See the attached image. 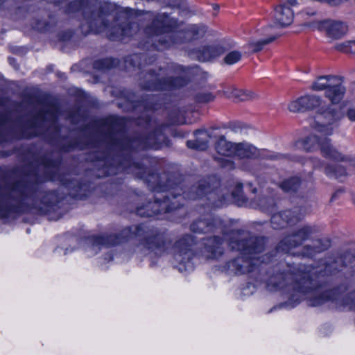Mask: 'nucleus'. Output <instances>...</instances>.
<instances>
[{"instance_id":"obj_14","label":"nucleus","mask_w":355,"mask_h":355,"mask_svg":"<svg viewBox=\"0 0 355 355\" xmlns=\"http://www.w3.org/2000/svg\"><path fill=\"white\" fill-rule=\"evenodd\" d=\"M315 132L304 138L297 141L296 145L299 146L306 153H314L320 150L321 144L324 141V137H320Z\"/></svg>"},{"instance_id":"obj_31","label":"nucleus","mask_w":355,"mask_h":355,"mask_svg":"<svg viewBox=\"0 0 355 355\" xmlns=\"http://www.w3.org/2000/svg\"><path fill=\"white\" fill-rule=\"evenodd\" d=\"M130 28H132L131 26L127 25L126 28H123L121 30V33L117 35L116 37H121V36H123V35H131L130 33Z\"/></svg>"},{"instance_id":"obj_36","label":"nucleus","mask_w":355,"mask_h":355,"mask_svg":"<svg viewBox=\"0 0 355 355\" xmlns=\"http://www.w3.org/2000/svg\"><path fill=\"white\" fill-rule=\"evenodd\" d=\"M250 243H255V241H251Z\"/></svg>"},{"instance_id":"obj_8","label":"nucleus","mask_w":355,"mask_h":355,"mask_svg":"<svg viewBox=\"0 0 355 355\" xmlns=\"http://www.w3.org/2000/svg\"><path fill=\"white\" fill-rule=\"evenodd\" d=\"M327 137L324 136V141L321 144L320 153L322 157L334 162H350L352 161L350 156L338 149L332 144L331 140Z\"/></svg>"},{"instance_id":"obj_4","label":"nucleus","mask_w":355,"mask_h":355,"mask_svg":"<svg viewBox=\"0 0 355 355\" xmlns=\"http://www.w3.org/2000/svg\"><path fill=\"white\" fill-rule=\"evenodd\" d=\"M325 102L320 95L306 93L288 104V109L291 112H304L318 110Z\"/></svg>"},{"instance_id":"obj_3","label":"nucleus","mask_w":355,"mask_h":355,"mask_svg":"<svg viewBox=\"0 0 355 355\" xmlns=\"http://www.w3.org/2000/svg\"><path fill=\"white\" fill-rule=\"evenodd\" d=\"M230 245L232 250H242L245 255H250L245 259L244 258H237L230 264V268L234 270L236 274H243L250 272L252 270V261L256 257L253 256L263 251V247L261 243H258L253 248L245 247L243 241L239 242L238 241H231Z\"/></svg>"},{"instance_id":"obj_10","label":"nucleus","mask_w":355,"mask_h":355,"mask_svg":"<svg viewBox=\"0 0 355 355\" xmlns=\"http://www.w3.org/2000/svg\"><path fill=\"white\" fill-rule=\"evenodd\" d=\"M237 143L229 141L225 136H220L216 144V150L219 155L224 156L225 159L216 157V159L223 167L229 168H233V162L230 159V157L236 155Z\"/></svg>"},{"instance_id":"obj_2","label":"nucleus","mask_w":355,"mask_h":355,"mask_svg":"<svg viewBox=\"0 0 355 355\" xmlns=\"http://www.w3.org/2000/svg\"><path fill=\"white\" fill-rule=\"evenodd\" d=\"M176 24V21L166 15H159L153 22V27L149 28V31L156 35L166 33L164 40H159L162 43L171 44L187 40L190 39V33L183 31H173V27Z\"/></svg>"},{"instance_id":"obj_23","label":"nucleus","mask_w":355,"mask_h":355,"mask_svg":"<svg viewBox=\"0 0 355 355\" xmlns=\"http://www.w3.org/2000/svg\"><path fill=\"white\" fill-rule=\"evenodd\" d=\"M212 229V226L207 221L200 220L191 225V230L195 232H209Z\"/></svg>"},{"instance_id":"obj_33","label":"nucleus","mask_w":355,"mask_h":355,"mask_svg":"<svg viewBox=\"0 0 355 355\" xmlns=\"http://www.w3.org/2000/svg\"><path fill=\"white\" fill-rule=\"evenodd\" d=\"M316 13H317V12L315 10H311V11L304 10L303 12V14L306 16H314L316 15Z\"/></svg>"},{"instance_id":"obj_12","label":"nucleus","mask_w":355,"mask_h":355,"mask_svg":"<svg viewBox=\"0 0 355 355\" xmlns=\"http://www.w3.org/2000/svg\"><path fill=\"white\" fill-rule=\"evenodd\" d=\"M324 31L327 36L333 40L343 37L348 31L346 23L335 19H326Z\"/></svg>"},{"instance_id":"obj_15","label":"nucleus","mask_w":355,"mask_h":355,"mask_svg":"<svg viewBox=\"0 0 355 355\" xmlns=\"http://www.w3.org/2000/svg\"><path fill=\"white\" fill-rule=\"evenodd\" d=\"M175 202H173V206H168V202L164 200L162 202L159 201H155L153 202H150L146 205V209H147L146 212L144 211V209L139 208L137 211L138 214L141 216H144L147 217H151L155 215L158 214L162 210H165L166 211H171L175 209L176 207L173 206Z\"/></svg>"},{"instance_id":"obj_26","label":"nucleus","mask_w":355,"mask_h":355,"mask_svg":"<svg viewBox=\"0 0 355 355\" xmlns=\"http://www.w3.org/2000/svg\"><path fill=\"white\" fill-rule=\"evenodd\" d=\"M351 43H352V40L345 41L344 42L337 44L336 45L335 48L338 51L349 53L350 49H351V47H350Z\"/></svg>"},{"instance_id":"obj_22","label":"nucleus","mask_w":355,"mask_h":355,"mask_svg":"<svg viewBox=\"0 0 355 355\" xmlns=\"http://www.w3.org/2000/svg\"><path fill=\"white\" fill-rule=\"evenodd\" d=\"M220 243V240L216 237L207 239L206 243V248L208 251L211 252L214 257H216L217 253L220 254V252L218 251L219 245Z\"/></svg>"},{"instance_id":"obj_27","label":"nucleus","mask_w":355,"mask_h":355,"mask_svg":"<svg viewBox=\"0 0 355 355\" xmlns=\"http://www.w3.org/2000/svg\"><path fill=\"white\" fill-rule=\"evenodd\" d=\"M274 205V200L272 198H263L261 200L260 206L268 210L269 207H271Z\"/></svg>"},{"instance_id":"obj_13","label":"nucleus","mask_w":355,"mask_h":355,"mask_svg":"<svg viewBox=\"0 0 355 355\" xmlns=\"http://www.w3.org/2000/svg\"><path fill=\"white\" fill-rule=\"evenodd\" d=\"M223 94L225 97L237 103L252 101L258 98V94L252 90L233 87L225 89Z\"/></svg>"},{"instance_id":"obj_16","label":"nucleus","mask_w":355,"mask_h":355,"mask_svg":"<svg viewBox=\"0 0 355 355\" xmlns=\"http://www.w3.org/2000/svg\"><path fill=\"white\" fill-rule=\"evenodd\" d=\"M297 220V216L291 210L275 214L271 218L272 226L277 229L284 227L289 223H295Z\"/></svg>"},{"instance_id":"obj_18","label":"nucleus","mask_w":355,"mask_h":355,"mask_svg":"<svg viewBox=\"0 0 355 355\" xmlns=\"http://www.w3.org/2000/svg\"><path fill=\"white\" fill-rule=\"evenodd\" d=\"M193 243V239L190 236H186L177 243V246L180 248L179 252L175 256L178 261H189L191 258L192 252L187 247L191 246Z\"/></svg>"},{"instance_id":"obj_5","label":"nucleus","mask_w":355,"mask_h":355,"mask_svg":"<svg viewBox=\"0 0 355 355\" xmlns=\"http://www.w3.org/2000/svg\"><path fill=\"white\" fill-rule=\"evenodd\" d=\"M315 232V229L309 225L298 227L283 239L279 247L283 251L288 252L291 249L301 245L304 241L311 238Z\"/></svg>"},{"instance_id":"obj_30","label":"nucleus","mask_w":355,"mask_h":355,"mask_svg":"<svg viewBox=\"0 0 355 355\" xmlns=\"http://www.w3.org/2000/svg\"><path fill=\"white\" fill-rule=\"evenodd\" d=\"M326 300V295L325 296H320L318 298H317L315 300L311 302V305L312 306H318L324 302H325Z\"/></svg>"},{"instance_id":"obj_29","label":"nucleus","mask_w":355,"mask_h":355,"mask_svg":"<svg viewBox=\"0 0 355 355\" xmlns=\"http://www.w3.org/2000/svg\"><path fill=\"white\" fill-rule=\"evenodd\" d=\"M182 84L179 83V80H177V83H173L171 80H167V83L163 85V86H161V87H159L158 89H168V88H171V87H179V86H181Z\"/></svg>"},{"instance_id":"obj_1","label":"nucleus","mask_w":355,"mask_h":355,"mask_svg":"<svg viewBox=\"0 0 355 355\" xmlns=\"http://www.w3.org/2000/svg\"><path fill=\"white\" fill-rule=\"evenodd\" d=\"M311 89L315 92L325 91L324 96L329 101L326 102L315 112L310 122L312 130L323 136L332 135L343 114L336 105L344 98L346 88L342 77L336 76H322L318 77L311 84Z\"/></svg>"},{"instance_id":"obj_21","label":"nucleus","mask_w":355,"mask_h":355,"mask_svg":"<svg viewBox=\"0 0 355 355\" xmlns=\"http://www.w3.org/2000/svg\"><path fill=\"white\" fill-rule=\"evenodd\" d=\"M241 58L242 53L239 51H232L225 55L223 62L227 65H233L238 63Z\"/></svg>"},{"instance_id":"obj_11","label":"nucleus","mask_w":355,"mask_h":355,"mask_svg":"<svg viewBox=\"0 0 355 355\" xmlns=\"http://www.w3.org/2000/svg\"><path fill=\"white\" fill-rule=\"evenodd\" d=\"M310 162L313 169L321 171L327 176L337 178L347 175L343 166L327 163L317 156L311 157Z\"/></svg>"},{"instance_id":"obj_19","label":"nucleus","mask_w":355,"mask_h":355,"mask_svg":"<svg viewBox=\"0 0 355 355\" xmlns=\"http://www.w3.org/2000/svg\"><path fill=\"white\" fill-rule=\"evenodd\" d=\"M197 137L195 141H187V146L200 150L207 148L209 136L205 131H198Z\"/></svg>"},{"instance_id":"obj_9","label":"nucleus","mask_w":355,"mask_h":355,"mask_svg":"<svg viewBox=\"0 0 355 355\" xmlns=\"http://www.w3.org/2000/svg\"><path fill=\"white\" fill-rule=\"evenodd\" d=\"M268 28H261L256 30L254 35L248 40L246 46L252 53H257L263 49L264 46L268 45L279 37V35H268L267 31Z\"/></svg>"},{"instance_id":"obj_20","label":"nucleus","mask_w":355,"mask_h":355,"mask_svg":"<svg viewBox=\"0 0 355 355\" xmlns=\"http://www.w3.org/2000/svg\"><path fill=\"white\" fill-rule=\"evenodd\" d=\"M300 179L294 177L284 180L280 187L285 191H294L297 190L300 186Z\"/></svg>"},{"instance_id":"obj_32","label":"nucleus","mask_w":355,"mask_h":355,"mask_svg":"<svg viewBox=\"0 0 355 355\" xmlns=\"http://www.w3.org/2000/svg\"><path fill=\"white\" fill-rule=\"evenodd\" d=\"M230 129L236 132H238L239 130H241V124L239 123H232L230 125Z\"/></svg>"},{"instance_id":"obj_25","label":"nucleus","mask_w":355,"mask_h":355,"mask_svg":"<svg viewBox=\"0 0 355 355\" xmlns=\"http://www.w3.org/2000/svg\"><path fill=\"white\" fill-rule=\"evenodd\" d=\"M215 99V96L210 93L200 94L197 96V101L199 103H207L213 101Z\"/></svg>"},{"instance_id":"obj_35","label":"nucleus","mask_w":355,"mask_h":355,"mask_svg":"<svg viewBox=\"0 0 355 355\" xmlns=\"http://www.w3.org/2000/svg\"><path fill=\"white\" fill-rule=\"evenodd\" d=\"M288 4L291 6H295L297 5V0H286Z\"/></svg>"},{"instance_id":"obj_24","label":"nucleus","mask_w":355,"mask_h":355,"mask_svg":"<svg viewBox=\"0 0 355 355\" xmlns=\"http://www.w3.org/2000/svg\"><path fill=\"white\" fill-rule=\"evenodd\" d=\"M326 19L321 21H313L306 22L304 24L305 27H307L313 31H324Z\"/></svg>"},{"instance_id":"obj_28","label":"nucleus","mask_w":355,"mask_h":355,"mask_svg":"<svg viewBox=\"0 0 355 355\" xmlns=\"http://www.w3.org/2000/svg\"><path fill=\"white\" fill-rule=\"evenodd\" d=\"M348 120L352 123H355V106L349 107L345 112Z\"/></svg>"},{"instance_id":"obj_17","label":"nucleus","mask_w":355,"mask_h":355,"mask_svg":"<svg viewBox=\"0 0 355 355\" xmlns=\"http://www.w3.org/2000/svg\"><path fill=\"white\" fill-rule=\"evenodd\" d=\"M275 18L278 24L282 26H288L293 21V11L286 5H281L276 8Z\"/></svg>"},{"instance_id":"obj_34","label":"nucleus","mask_w":355,"mask_h":355,"mask_svg":"<svg viewBox=\"0 0 355 355\" xmlns=\"http://www.w3.org/2000/svg\"><path fill=\"white\" fill-rule=\"evenodd\" d=\"M350 52L349 53H352L355 55V40H352L351 46H350Z\"/></svg>"},{"instance_id":"obj_7","label":"nucleus","mask_w":355,"mask_h":355,"mask_svg":"<svg viewBox=\"0 0 355 355\" xmlns=\"http://www.w3.org/2000/svg\"><path fill=\"white\" fill-rule=\"evenodd\" d=\"M225 49L223 46L218 43L204 44L191 51L190 55L193 58L200 62H210L216 58L220 56Z\"/></svg>"},{"instance_id":"obj_6","label":"nucleus","mask_w":355,"mask_h":355,"mask_svg":"<svg viewBox=\"0 0 355 355\" xmlns=\"http://www.w3.org/2000/svg\"><path fill=\"white\" fill-rule=\"evenodd\" d=\"M235 156L240 159L264 157L271 160H278L283 157V155L279 153H266L264 150L258 149L252 144L245 141L237 143Z\"/></svg>"}]
</instances>
